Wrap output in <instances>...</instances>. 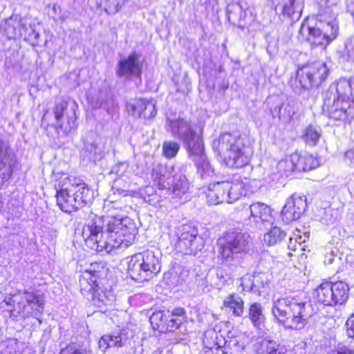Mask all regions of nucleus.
Wrapping results in <instances>:
<instances>
[{
  "label": "nucleus",
  "instance_id": "nucleus-4",
  "mask_svg": "<svg viewBox=\"0 0 354 354\" xmlns=\"http://www.w3.org/2000/svg\"><path fill=\"white\" fill-rule=\"evenodd\" d=\"M272 314L285 328L301 330L311 316V306L299 298L281 297L273 301Z\"/></svg>",
  "mask_w": 354,
  "mask_h": 354
},
{
  "label": "nucleus",
  "instance_id": "nucleus-21",
  "mask_svg": "<svg viewBox=\"0 0 354 354\" xmlns=\"http://www.w3.org/2000/svg\"><path fill=\"white\" fill-rule=\"evenodd\" d=\"M140 255L141 261L151 279L160 272L161 269V253L158 250H147L142 252L137 253Z\"/></svg>",
  "mask_w": 354,
  "mask_h": 354
},
{
  "label": "nucleus",
  "instance_id": "nucleus-44",
  "mask_svg": "<svg viewBox=\"0 0 354 354\" xmlns=\"http://www.w3.org/2000/svg\"><path fill=\"white\" fill-rule=\"evenodd\" d=\"M183 322V319L174 317L170 315V311L167 310V321L165 323V332H173L178 329Z\"/></svg>",
  "mask_w": 354,
  "mask_h": 354
},
{
  "label": "nucleus",
  "instance_id": "nucleus-31",
  "mask_svg": "<svg viewBox=\"0 0 354 354\" xmlns=\"http://www.w3.org/2000/svg\"><path fill=\"white\" fill-rule=\"evenodd\" d=\"M243 290L250 291L254 294H260L261 288H264L262 276L260 274L245 275L241 279Z\"/></svg>",
  "mask_w": 354,
  "mask_h": 354
},
{
  "label": "nucleus",
  "instance_id": "nucleus-19",
  "mask_svg": "<svg viewBox=\"0 0 354 354\" xmlns=\"http://www.w3.org/2000/svg\"><path fill=\"white\" fill-rule=\"evenodd\" d=\"M189 157L194 162L200 179L205 183L210 182L214 178L215 172L205 153L204 145L189 153Z\"/></svg>",
  "mask_w": 354,
  "mask_h": 354
},
{
  "label": "nucleus",
  "instance_id": "nucleus-54",
  "mask_svg": "<svg viewBox=\"0 0 354 354\" xmlns=\"http://www.w3.org/2000/svg\"><path fill=\"white\" fill-rule=\"evenodd\" d=\"M185 311L183 308H176L171 312L170 315H174V317H179L183 319Z\"/></svg>",
  "mask_w": 354,
  "mask_h": 354
},
{
  "label": "nucleus",
  "instance_id": "nucleus-11",
  "mask_svg": "<svg viewBox=\"0 0 354 354\" xmlns=\"http://www.w3.org/2000/svg\"><path fill=\"white\" fill-rule=\"evenodd\" d=\"M165 128L174 138L183 142L188 154L204 145L201 136L196 133L188 120L183 118H167Z\"/></svg>",
  "mask_w": 354,
  "mask_h": 354
},
{
  "label": "nucleus",
  "instance_id": "nucleus-22",
  "mask_svg": "<svg viewBox=\"0 0 354 354\" xmlns=\"http://www.w3.org/2000/svg\"><path fill=\"white\" fill-rule=\"evenodd\" d=\"M129 341L128 331L122 329L111 335H104L99 340V348L105 352L109 348H120L124 346Z\"/></svg>",
  "mask_w": 354,
  "mask_h": 354
},
{
  "label": "nucleus",
  "instance_id": "nucleus-6",
  "mask_svg": "<svg viewBox=\"0 0 354 354\" xmlns=\"http://www.w3.org/2000/svg\"><path fill=\"white\" fill-rule=\"evenodd\" d=\"M334 15L317 14V21L310 24L303 21L299 30V39L307 41L311 46L326 48L339 35V24Z\"/></svg>",
  "mask_w": 354,
  "mask_h": 354
},
{
  "label": "nucleus",
  "instance_id": "nucleus-15",
  "mask_svg": "<svg viewBox=\"0 0 354 354\" xmlns=\"http://www.w3.org/2000/svg\"><path fill=\"white\" fill-rule=\"evenodd\" d=\"M328 68L324 63L317 62L302 67L297 72V77L304 88L308 89L325 80Z\"/></svg>",
  "mask_w": 354,
  "mask_h": 354
},
{
  "label": "nucleus",
  "instance_id": "nucleus-10",
  "mask_svg": "<svg viewBox=\"0 0 354 354\" xmlns=\"http://www.w3.org/2000/svg\"><path fill=\"white\" fill-rule=\"evenodd\" d=\"M0 28L8 39L24 38L33 46L39 44V34L27 17L12 15L1 22Z\"/></svg>",
  "mask_w": 354,
  "mask_h": 354
},
{
  "label": "nucleus",
  "instance_id": "nucleus-59",
  "mask_svg": "<svg viewBox=\"0 0 354 354\" xmlns=\"http://www.w3.org/2000/svg\"><path fill=\"white\" fill-rule=\"evenodd\" d=\"M348 10L354 17V1L351 2V3L348 6Z\"/></svg>",
  "mask_w": 354,
  "mask_h": 354
},
{
  "label": "nucleus",
  "instance_id": "nucleus-60",
  "mask_svg": "<svg viewBox=\"0 0 354 354\" xmlns=\"http://www.w3.org/2000/svg\"><path fill=\"white\" fill-rule=\"evenodd\" d=\"M281 112V109H279V113ZM279 118L281 119V116L279 115Z\"/></svg>",
  "mask_w": 354,
  "mask_h": 354
},
{
  "label": "nucleus",
  "instance_id": "nucleus-38",
  "mask_svg": "<svg viewBox=\"0 0 354 354\" xmlns=\"http://www.w3.org/2000/svg\"><path fill=\"white\" fill-rule=\"evenodd\" d=\"M322 130L319 127L308 125L304 131L302 138L309 146H315L321 137Z\"/></svg>",
  "mask_w": 354,
  "mask_h": 354
},
{
  "label": "nucleus",
  "instance_id": "nucleus-45",
  "mask_svg": "<svg viewBox=\"0 0 354 354\" xmlns=\"http://www.w3.org/2000/svg\"><path fill=\"white\" fill-rule=\"evenodd\" d=\"M147 102L148 100L145 99H138L136 100L135 103L130 106L133 111V115L143 117L145 111L144 109H145Z\"/></svg>",
  "mask_w": 354,
  "mask_h": 354
},
{
  "label": "nucleus",
  "instance_id": "nucleus-50",
  "mask_svg": "<svg viewBox=\"0 0 354 354\" xmlns=\"http://www.w3.org/2000/svg\"><path fill=\"white\" fill-rule=\"evenodd\" d=\"M297 102H290L285 107V111L288 113V117L290 120H294L295 115H296V111L295 109Z\"/></svg>",
  "mask_w": 354,
  "mask_h": 354
},
{
  "label": "nucleus",
  "instance_id": "nucleus-27",
  "mask_svg": "<svg viewBox=\"0 0 354 354\" xmlns=\"http://www.w3.org/2000/svg\"><path fill=\"white\" fill-rule=\"evenodd\" d=\"M205 194L209 205L227 203V196H226L224 181L210 183Z\"/></svg>",
  "mask_w": 354,
  "mask_h": 354
},
{
  "label": "nucleus",
  "instance_id": "nucleus-33",
  "mask_svg": "<svg viewBox=\"0 0 354 354\" xmlns=\"http://www.w3.org/2000/svg\"><path fill=\"white\" fill-rule=\"evenodd\" d=\"M248 318L257 328H261L266 321V317L263 313V308L259 303L252 304L248 310Z\"/></svg>",
  "mask_w": 354,
  "mask_h": 354
},
{
  "label": "nucleus",
  "instance_id": "nucleus-26",
  "mask_svg": "<svg viewBox=\"0 0 354 354\" xmlns=\"http://www.w3.org/2000/svg\"><path fill=\"white\" fill-rule=\"evenodd\" d=\"M246 4L241 2L231 3L227 7V16L229 21L243 29L245 25Z\"/></svg>",
  "mask_w": 354,
  "mask_h": 354
},
{
  "label": "nucleus",
  "instance_id": "nucleus-25",
  "mask_svg": "<svg viewBox=\"0 0 354 354\" xmlns=\"http://www.w3.org/2000/svg\"><path fill=\"white\" fill-rule=\"evenodd\" d=\"M140 257L137 254L131 256L128 262L127 272L132 279L142 282L148 281L150 278Z\"/></svg>",
  "mask_w": 354,
  "mask_h": 354
},
{
  "label": "nucleus",
  "instance_id": "nucleus-9",
  "mask_svg": "<svg viewBox=\"0 0 354 354\" xmlns=\"http://www.w3.org/2000/svg\"><path fill=\"white\" fill-rule=\"evenodd\" d=\"M80 291L84 296H91L93 303L98 308L111 304L114 295L110 288L103 286L99 272L86 270L79 279Z\"/></svg>",
  "mask_w": 354,
  "mask_h": 354
},
{
  "label": "nucleus",
  "instance_id": "nucleus-5",
  "mask_svg": "<svg viewBox=\"0 0 354 354\" xmlns=\"http://www.w3.org/2000/svg\"><path fill=\"white\" fill-rule=\"evenodd\" d=\"M212 147L223 159L226 166L241 168L250 162L252 149L246 138L239 133H225L214 140Z\"/></svg>",
  "mask_w": 354,
  "mask_h": 354
},
{
  "label": "nucleus",
  "instance_id": "nucleus-24",
  "mask_svg": "<svg viewBox=\"0 0 354 354\" xmlns=\"http://www.w3.org/2000/svg\"><path fill=\"white\" fill-rule=\"evenodd\" d=\"M15 164L14 154L8 142L0 136V174L3 176L10 175Z\"/></svg>",
  "mask_w": 354,
  "mask_h": 354
},
{
  "label": "nucleus",
  "instance_id": "nucleus-34",
  "mask_svg": "<svg viewBox=\"0 0 354 354\" xmlns=\"http://www.w3.org/2000/svg\"><path fill=\"white\" fill-rule=\"evenodd\" d=\"M341 1L342 0H319V10L317 14L337 17L340 10Z\"/></svg>",
  "mask_w": 354,
  "mask_h": 354
},
{
  "label": "nucleus",
  "instance_id": "nucleus-58",
  "mask_svg": "<svg viewBox=\"0 0 354 354\" xmlns=\"http://www.w3.org/2000/svg\"><path fill=\"white\" fill-rule=\"evenodd\" d=\"M337 354H354V352L348 348H344L338 351Z\"/></svg>",
  "mask_w": 354,
  "mask_h": 354
},
{
  "label": "nucleus",
  "instance_id": "nucleus-18",
  "mask_svg": "<svg viewBox=\"0 0 354 354\" xmlns=\"http://www.w3.org/2000/svg\"><path fill=\"white\" fill-rule=\"evenodd\" d=\"M306 208V197L294 194L287 199L281 210L282 219L286 223L297 220L305 212Z\"/></svg>",
  "mask_w": 354,
  "mask_h": 354
},
{
  "label": "nucleus",
  "instance_id": "nucleus-53",
  "mask_svg": "<svg viewBox=\"0 0 354 354\" xmlns=\"http://www.w3.org/2000/svg\"><path fill=\"white\" fill-rule=\"evenodd\" d=\"M127 169V164L125 162H120L112 169V172L115 173L118 176H122L124 171Z\"/></svg>",
  "mask_w": 354,
  "mask_h": 354
},
{
  "label": "nucleus",
  "instance_id": "nucleus-55",
  "mask_svg": "<svg viewBox=\"0 0 354 354\" xmlns=\"http://www.w3.org/2000/svg\"><path fill=\"white\" fill-rule=\"evenodd\" d=\"M70 17V12L67 10H61L57 21L61 23L65 22Z\"/></svg>",
  "mask_w": 354,
  "mask_h": 354
},
{
  "label": "nucleus",
  "instance_id": "nucleus-42",
  "mask_svg": "<svg viewBox=\"0 0 354 354\" xmlns=\"http://www.w3.org/2000/svg\"><path fill=\"white\" fill-rule=\"evenodd\" d=\"M298 158L294 153L291 154L289 158L280 161L278 163V167L280 171H283L285 174L291 173L297 171L296 162Z\"/></svg>",
  "mask_w": 354,
  "mask_h": 354
},
{
  "label": "nucleus",
  "instance_id": "nucleus-23",
  "mask_svg": "<svg viewBox=\"0 0 354 354\" xmlns=\"http://www.w3.org/2000/svg\"><path fill=\"white\" fill-rule=\"evenodd\" d=\"M277 2L276 9L291 20H298L304 8L303 0H273Z\"/></svg>",
  "mask_w": 354,
  "mask_h": 354
},
{
  "label": "nucleus",
  "instance_id": "nucleus-16",
  "mask_svg": "<svg viewBox=\"0 0 354 354\" xmlns=\"http://www.w3.org/2000/svg\"><path fill=\"white\" fill-rule=\"evenodd\" d=\"M205 337H210L216 339L218 345H224L228 354H243L247 344L249 343V338L243 333L233 335L230 332L227 338L223 337L214 330L205 332Z\"/></svg>",
  "mask_w": 354,
  "mask_h": 354
},
{
  "label": "nucleus",
  "instance_id": "nucleus-3",
  "mask_svg": "<svg viewBox=\"0 0 354 354\" xmlns=\"http://www.w3.org/2000/svg\"><path fill=\"white\" fill-rule=\"evenodd\" d=\"M55 189L57 204L68 214L91 203L94 198L93 191L82 179L75 176L61 178Z\"/></svg>",
  "mask_w": 354,
  "mask_h": 354
},
{
  "label": "nucleus",
  "instance_id": "nucleus-17",
  "mask_svg": "<svg viewBox=\"0 0 354 354\" xmlns=\"http://www.w3.org/2000/svg\"><path fill=\"white\" fill-rule=\"evenodd\" d=\"M140 59V55L136 52H133L127 57L120 59L116 66V75L125 79L140 77L142 69V63Z\"/></svg>",
  "mask_w": 354,
  "mask_h": 354
},
{
  "label": "nucleus",
  "instance_id": "nucleus-39",
  "mask_svg": "<svg viewBox=\"0 0 354 354\" xmlns=\"http://www.w3.org/2000/svg\"><path fill=\"white\" fill-rule=\"evenodd\" d=\"M150 323L155 330L165 332V323L167 321V311L154 312L149 318Z\"/></svg>",
  "mask_w": 354,
  "mask_h": 354
},
{
  "label": "nucleus",
  "instance_id": "nucleus-47",
  "mask_svg": "<svg viewBox=\"0 0 354 354\" xmlns=\"http://www.w3.org/2000/svg\"><path fill=\"white\" fill-rule=\"evenodd\" d=\"M155 170L153 171L152 176L153 178L154 183L157 184L159 189H166L167 186L169 185V183H167V178L165 175L159 174L158 173H154Z\"/></svg>",
  "mask_w": 354,
  "mask_h": 354
},
{
  "label": "nucleus",
  "instance_id": "nucleus-46",
  "mask_svg": "<svg viewBox=\"0 0 354 354\" xmlns=\"http://www.w3.org/2000/svg\"><path fill=\"white\" fill-rule=\"evenodd\" d=\"M144 118L149 119L154 118L157 114L155 103L152 100H148L145 109H144Z\"/></svg>",
  "mask_w": 354,
  "mask_h": 354
},
{
  "label": "nucleus",
  "instance_id": "nucleus-7",
  "mask_svg": "<svg viewBox=\"0 0 354 354\" xmlns=\"http://www.w3.org/2000/svg\"><path fill=\"white\" fill-rule=\"evenodd\" d=\"M1 308H6L10 317L23 318L33 317L39 319L44 308V301L40 295L34 292L24 291L18 294L10 293V297H6L1 303Z\"/></svg>",
  "mask_w": 354,
  "mask_h": 354
},
{
  "label": "nucleus",
  "instance_id": "nucleus-13",
  "mask_svg": "<svg viewBox=\"0 0 354 354\" xmlns=\"http://www.w3.org/2000/svg\"><path fill=\"white\" fill-rule=\"evenodd\" d=\"M349 287L346 282L324 281L315 290L317 301L325 306L344 304L348 298Z\"/></svg>",
  "mask_w": 354,
  "mask_h": 354
},
{
  "label": "nucleus",
  "instance_id": "nucleus-48",
  "mask_svg": "<svg viewBox=\"0 0 354 354\" xmlns=\"http://www.w3.org/2000/svg\"><path fill=\"white\" fill-rule=\"evenodd\" d=\"M345 326L348 336L354 339V313L348 317Z\"/></svg>",
  "mask_w": 354,
  "mask_h": 354
},
{
  "label": "nucleus",
  "instance_id": "nucleus-30",
  "mask_svg": "<svg viewBox=\"0 0 354 354\" xmlns=\"http://www.w3.org/2000/svg\"><path fill=\"white\" fill-rule=\"evenodd\" d=\"M223 306L229 313L235 317H241L244 312V303L241 297L232 294L226 297L223 302Z\"/></svg>",
  "mask_w": 354,
  "mask_h": 354
},
{
  "label": "nucleus",
  "instance_id": "nucleus-43",
  "mask_svg": "<svg viewBox=\"0 0 354 354\" xmlns=\"http://www.w3.org/2000/svg\"><path fill=\"white\" fill-rule=\"evenodd\" d=\"M209 337L205 336L203 339V344H205V354H228L224 345H218L216 344V339L213 341L212 343L209 342L208 338Z\"/></svg>",
  "mask_w": 354,
  "mask_h": 354
},
{
  "label": "nucleus",
  "instance_id": "nucleus-14",
  "mask_svg": "<svg viewBox=\"0 0 354 354\" xmlns=\"http://www.w3.org/2000/svg\"><path fill=\"white\" fill-rule=\"evenodd\" d=\"M198 234V230L194 225L185 224L179 227L175 244L176 250L184 254L196 255L204 247V241Z\"/></svg>",
  "mask_w": 354,
  "mask_h": 354
},
{
  "label": "nucleus",
  "instance_id": "nucleus-37",
  "mask_svg": "<svg viewBox=\"0 0 354 354\" xmlns=\"http://www.w3.org/2000/svg\"><path fill=\"white\" fill-rule=\"evenodd\" d=\"M189 189L188 181L182 173L175 174L173 176L172 192L174 196L181 197Z\"/></svg>",
  "mask_w": 354,
  "mask_h": 354
},
{
  "label": "nucleus",
  "instance_id": "nucleus-51",
  "mask_svg": "<svg viewBox=\"0 0 354 354\" xmlns=\"http://www.w3.org/2000/svg\"><path fill=\"white\" fill-rule=\"evenodd\" d=\"M344 162L350 167H354V147L345 152Z\"/></svg>",
  "mask_w": 354,
  "mask_h": 354
},
{
  "label": "nucleus",
  "instance_id": "nucleus-12",
  "mask_svg": "<svg viewBox=\"0 0 354 354\" xmlns=\"http://www.w3.org/2000/svg\"><path fill=\"white\" fill-rule=\"evenodd\" d=\"M77 108L76 102L71 98L56 100L53 113L56 120L55 129L59 135H67L76 127Z\"/></svg>",
  "mask_w": 354,
  "mask_h": 354
},
{
  "label": "nucleus",
  "instance_id": "nucleus-40",
  "mask_svg": "<svg viewBox=\"0 0 354 354\" xmlns=\"http://www.w3.org/2000/svg\"><path fill=\"white\" fill-rule=\"evenodd\" d=\"M286 232L280 227H274L264 235V241L269 245L279 243L286 236Z\"/></svg>",
  "mask_w": 354,
  "mask_h": 354
},
{
  "label": "nucleus",
  "instance_id": "nucleus-29",
  "mask_svg": "<svg viewBox=\"0 0 354 354\" xmlns=\"http://www.w3.org/2000/svg\"><path fill=\"white\" fill-rule=\"evenodd\" d=\"M256 354H283V349L275 341L259 339L254 344Z\"/></svg>",
  "mask_w": 354,
  "mask_h": 354
},
{
  "label": "nucleus",
  "instance_id": "nucleus-32",
  "mask_svg": "<svg viewBox=\"0 0 354 354\" xmlns=\"http://www.w3.org/2000/svg\"><path fill=\"white\" fill-rule=\"evenodd\" d=\"M224 185L226 196H227V203H232L246 194V190L243 183L224 181Z\"/></svg>",
  "mask_w": 354,
  "mask_h": 354
},
{
  "label": "nucleus",
  "instance_id": "nucleus-35",
  "mask_svg": "<svg viewBox=\"0 0 354 354\" xmlns=\"http://www.w3.org/2000/svg\"><path fill=\"white\" fill-rule=\"evenodd\" d=\"M294 155L298 158L296 162L297 171H306L315 169L317 166V161L312 155L308 153H294Z\"/></svg>",
  "mask_w": 354,
  "mask_h": 354
},
{
  "label": "nucleus",
  "instance_id": "nucleus-61",
  "mask_svg": "<svg viewBox=\"0 0 354 354\" xmlns=\"http://www.w3.org/2000/svg\"><path fill=\"white\" fill-rule=\"evenodd\" d=\"M212 354H216V351H214V353H212Z\"/></svg>",
  "mask_w": 354,
  "mask_h": 354
},
{
  "label": "nucleus",
  "instance_id": "nucleus-36",
  "mask_svg": "<svg viewBox=\"0 0 354 354\" xmlns=\"http://www.w3.org/2000/svg\"><path fill=\"white\" fill-rule=\"evenodd\" d=\"M84 150L87 153L89 159L95 160L100 158L102 156V149L99 146L96 140L92 137L88 136L84 138Z\"/></svg>",
  "mask_w": 354,
  "mask_h": 354
},
{
  "label": "nucleus",
  "instance_id": "nucleus-1",
  "mask_svg": "<svg viewBox=\"0 0 354 354\" xmlns=\"http://www.w3.org/2000/svg\"><path fill=\"white\" fill-rule=\"evenodd\" d=\"M137 233L136 223L128 216L103 218L95 214L84 225L82 236L91 250L110 253L113 250L131 245Z\"/></svg>",
  "mask_w": 354,
  "mask_h": 354
},
{
  "label": "nucleus",
  "instance_id": "nucleus-2",
  "mask_svg": "<svg viewBox=\"0 0 354 354\" xmlns=\"http://www.w3.org/2000/svg\"><path fill=\"white\" fill-rule=\"evenodd\" d=\"M324 106L327 107L329 118L335 120H354V77L340 78L331 84Z\"/></svg>",
  "mask_w": 354,
  "mask_h": 354
},
{
  "label": "nucleus",
  "instance_id": "nucleus-49",
  "mask_svg": "<svg viewBox=\"0 0 354 354\" xmlns=\"http://www.w3.org/2000/svg\"><path fill=\"white\" fill-rule=\"evenodd\" d=\"M306 238H308V237L306 236H304V237L301 236H297L295 238L290 237V240H289L288 248L290 249L295 250H296L295 244L298 243L301 246L302 243L306 242Z\"/></svg>",
  "mask_w": 354,
  "mask_h": 354
},
{
  "label": "nucleus",
  "instance_id": "nucleus-41",
  "mask_svg": "<svg viewBox=\"0 0 354 354\" xmlns=\"http://www.w3.org/2000/svg\"><path fill=\"white\" fill-rule=\"evenodd\" d=\"M180 148V144L174 140H166L162 143V154L168 158L176 156Z\"/></svg>",
  "mask_w": 354,
  "mask_h": 354
},
{
  "label": "nucleus",
  "instance_id": "nucleus-20",
  "mask_svg": "<svg viewBox=\"0 0 354 354\" xmlns=\"http://www.w3.org/2000/svg\"><path fill=\"white\" fill-rule=\"evenodd\" d=\"M249 211L250 214L249 221L257 227L261 229L263 225L272 223L271 209L265 203H254L250 205Z\"/></svg>",
  "mask_w": 354,
  "mask_h": 354
},
{
  "label": "nucleus",
  "instance_id": "nucleus-57",
  "mask_svg": "<svg viewBox=\"0 0 354 354\" xmlns=\"http://www.w3.org/2000/svg\"><path fill=\"white\" fill-rule=\"evenodd\" d=\"M352 46V42L350 41L349 43L347 42L346 44V49L347 50V52H348V57L349 58H354V53H350V49H349V47Z\"/></svg>",
  "mask_w": 354,
  "mask_h": 354
},
{
  "label": "nucleus",
  "instance_id": "nucleus-8",
  "mask_svg": "<svg viewBox=\"0 0 354 354\" xmlns=\"http://www.w3.org/2000/svg\"><path fill=\"white\" fill-rule=\"evenodd\" d=\"M250 236L236 230H230L217 240L218 252L223 263L230 264L238 254L250 250Z\"/></svg>",
  "mask_w": 354,
  "mask_h": 354
},
{
  "label": "nucleus",
  "instance_id": "nucleus-56",
  "mask_svg": "<svg viewBox=\"0 0 354 354\" xmlns=\"http://www.w3.org/2000/svg\"><path fill=\"white\" fill-rule=\"evenodd\" d=\"M59 354H82V353L79 351L66 348L65 350H62Z\"/></svg>",
  "mask_w": 354,
  "mask_h": 354
},
{
  "label": "nucleus",
  "instance_id": "nucleus-28",
  "mask_svg": "<svg viewBox=\"0 0 354 354\" xmlns=\"http://www.w3.org/2000/svg\"><path fill=\"white\" fill-rule=\"evenodd\" d=\"M127 0H88L91 9L103 8L109 15H115L124 6Z\"/></svg>",
  "mask_w": 354,
  "mask_h": 354
},
{
  "label": "nucleus",
  "instance_id": "nucleus-52",
  "mask_svg": "<svg viewBox=\"0 0 354 354\" xmlns=\"http://www.w3.org/2000/svg\"><path fill=\"white\" fill-rule=\"evenodd\" d=\"M61 8L56 3L50 7L48 15L55 21H57L58 17L61 13Z\"/></svg>",
  "mask_w": 354,
  "mask_h": 354
}]
</instances>
